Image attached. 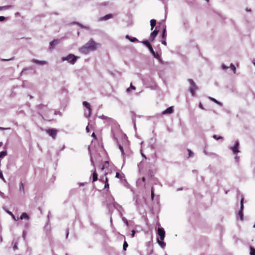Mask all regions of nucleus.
<instances>
[{
  "label": "nucleus",
  "mask_w": 255,
  "mask_h": 255,
  "mask_svg": "<svg viewBox=\"0 0 255 255\" xmlns=\"http://www.w3.org/2000/svg\"><path fill=\"white\" fill-rule=\"evenodd\" d=\"M79 57L74 55L73 54H69L66 56H64L61 58L62 61H67V62L71 65H74Z\"/></svg>",
  "instance_id": "1"
},
{
  "label": "nucleus",
  "mask_w": 255,
  "mask_h": 255,
  "mask_svg": "<svg viewBox=\"0 0 255 255\" xmlns=\"http://www.w3.org/2000/svg\"><path fill=\"white\" fill-rule=\"evenodd\" d=\"M85 44L86 46L88 47L89 50L91 51L96 50L98 47H100L101 46L100 43L95 42L93 39H90Z\"/></svg>",
  "instance_id": "2"
},
{
  "label": "nucleus",
  "mask_w": 255,
  "mask_h": 255,
  "mask_svg": "<svg viewBox=\"0 0 255 255\" xmlns=\"http://www.w3.org/2000/svg\"><path fill=\"white\" fill-rule=\"evenodd\" d=\"M188 81L190 84V86L189 88V90L192 95L193 96L195 95V91L198 89V87L196 86L195 83L194 81L191 79H188Z\"/></svg>",
  "instance_id": "3"
},
{
  "label": "nucleus",
  "mask_w": 255,
  "mask_h": 255,
  "mask_svg": "<svg viewBox=\"0 0 255 255\" xmlns=\"http://www.w3.org/2000/svg\"><path fill=\"white\" fill-rule=\"evenodd\" d=\"M57 130L54 128H49L46 130V132L47 134L50 136H51L53 139L56 138Z\"/></svg>",
  "instance_id": "4"
},
{
  "label": "nucleus",
  "mask_w": 255,
  "mask_h": 255,
  "mask_svg": "<svg viewBox=\"0 0 255 255\" xmlns=\"http://www.w3.org/2000/svg\"><path fill=\"white\" fill-rule=\"evenodd\" d=\"M244 198L243 197L241 200V202H240L241 207H240V209L238 212V215L240 217V219L241 220H243V218H244V215H243V210H244Z\"/></svg>",
  "instance_id": "5"
},
{
  "label": "nucleus",
  "mask_w": 255,
  "mask_h": 255,
  "mask_svg": "<svg viewBox=\"0 0 255 255\" xmlns=\"http://www.w3.org/2000/svg\"><path fill=\"white\" fill-rule=\"evenodd\" d=\"M239 141L238 140H236L235 144L233 146H231L230 147V149L233 151V153L234 154H236L240 152V150H239Z\"/></svg>",
  "instance_id": "6"
},
{
  "label": "nucleus",
  "mask_w": 255,
  "mask_h": 255,
  "mask_svg": "<svg viewBox=\"0 0 255 255\" xmlns=\"http://www.w3.org/2000/svg\"><path fill=\"white\" fill-rule=\"evenodd\" d=\"M157 234L159 236V239L163 241L165 238V231L163 228H158L157 229Z\"/></svg>",
  "instance_id": "7"
},
{
  "label": "nucleus",
  "mask_w": 255,
  "mask_h": 255,
  "mask_svg": "<svg viewBox=\"0 0 255 255\" xmlns=\"http://www.w3.org/2000/svg\"><path fill=\"white\" fill-rule=\"evenodd\" d=\"M148 49L154 58L157 59L160 63L162 62V59L160 58L159 54L157 52H154L152 47H149V49Z\"/></svg>",
  "instance_id": "8"
},
{
  "label": "nucleus",
  "mask_w": 255,
  "mask_h": 255,
  "mask_svg": "<svg viewBox=\"0 0 255 255\" xmlns=\"http://www.w3.org/2000/svg\"><path fill=\"white\" fill-rule=\"evenodd\" d=\"M83 105L88 111V114L87 115V116H90L92 109L90 104L86 101H84L83 102Z\"/></svg>",
  "instance_id": "9"
},
{
  "label": "nucleus",
  "mask_w": 255,
  "mask_h": 255,
  "mask_svg": "<svg viewBox=\"0 0 255 255\" xmlns=\"http://www.w3.org/2000/svg\"><path fill=\"white\" fill-rule=\"evenodd\" d=\"M79 51L81 53H83L84 54H87L91 51L90 50H89L88 47L86 46V44H85L84 46H83L82 47H81L79 49Z\"/></svg>",
  "instance_id": "10"
},
{
  "label": "nucleus",
  "mask_w": 255,
  "mask_h": 255,
  "mask_svg": "<svg viewBox=\"0 0 255 255\" xmlns=\"http://www.w3.org/2000/svg\"><path fill=\"white\" fill-rule=\"evenodd\" d=\"M158 31L155 29L150 33L149 39L151 41H153L154 40L155 38L158 34Z\"/></svg>",
  "instance_id": "11"
},
{
  "label": "nucleus",
  "mask_w": 255,
  "mask_h": 255,
  "mask_svg": "<svg viewBox=\"0 0 255 255\" xmlns=\"http://www.w3.org/2000/svg\"><path fill=\"white\" fill-rule=\"evenodd\" d=\"M173 112V107H169L162 112V115L171 114Z\"/></svg>",
  "instance_id": "12"
},
{
  "label": "nucleus",
  "mask_w": 255,
  "mask_h": 255,
  "mask_svg": "<svg viewBox=\"0 0 255 255\" xmlns=\"http://www.w3.org/2000/svg\"><path fill=\"white\" fill-rule=\"evenodd\" d=\"M113 17V15L112 14H108L103 17H101L99 18L100 21H104L112 18Z\"/></svg>",
  "instance_id": "13"
},
{
  "label": "nucleus",
  "mask_w": 255,
  "mask_h": 255,
  "mask_svg": "<svg viewBox=\"0 0 255 255\" xmlns=\"http://www.w3.org/2000/svg\"><path fill=\"white\" fill-rule=\"evenodd\" d=\"M32 62L34 63H36V64H39V65H45L47 63L46 61H40V60H37L35 59H33L32 60Z\"/></svg>",
  "instance_id": "14"
},
{
  "label": "nucleus",
  "mask_w": 255,
  "mask_h": 255,
  "mask_svg": "<svg viewBox=\"0 0 255 255\" xmlns=\"http://www.w3.org/2000/svg\"><path fill=\"white\" fill-rule=\"evenodd\" d=\"M59 42L58 39H54L50 42V48H53L55 45H56Z\"/></svg>",
  "instance_id": "15"
},
{
  "label": "nucleus",
  "mask_w": 255,
  "mask_h": 255,
  "mask_svg": "<svg viewBox=\"0 0 255 255\" xmlns=\"http://www.w3.org/2000/svg\"><path fill=\"white\" fill-rule=\"evenodd\" d=\"M20 219L21 220L26 219L28 220L29 219V217L26 213L24 212L21 214Z\"/></svg>",
  "instance_id": "16"
},
{
  "label": "nucleus",
  "mask_w": 255,
  "mask_h": 255,
  "mask_svg": "<svg viewBox=\"0 0 255 255\" xmlns=\"http://www.w3.org/2000/svg\"><path fill=\"white\" fill-rule=\"evenodd\" d=\"M126 38L132 42L138 41V39L136 37H131L128 35H127L126 36Z\"/></svg>",
  "instance_id": "17"
},
{
  "label": "nucleus",
  "mask_w": 255,
  "mask_h": 255,
  "mask_svg": "<svg viewBox=\"0 0 255 255\" xmlns=\"http://www.w3.org/2000/svg\"><path fill=\"white\" fill-rule=\"evenodd\" d=\"M99 118L100 119H103V120H107V121H109V122H114V120L112 119V118H109L108 117H106L104 115H102V116H99Z\"/></svg>",
  "instance_id": "18"
},
{
  "label": "nucleus",
  "mask_w": 255,
  "mask_h": 255,
  "mask_svg": "<svg viewBox=\"0 0 255 255\" xmlns=\"http://www.w3.org/2000/svg\"><path fill=\"white\" fill-rule=\"evenodd\" d=\"M150 26H151V30H152L153 28L155 27L156 24V20L154 19H152L150 21Z\"/></svg>",
  "instance_id": "19"
},
{
  "label": "nucleus",
  "mask_w": 255,
  "mask_h": 255,
  "mask_svg": "<svg viewBox=\"0 0 255 255\" xmlns=\"http://www.w3.org/2000/svg\"><path fill=\"white\" fill-rule=\"evenodd\" d=\"M113 200L114 201V199L113 198ZM113 206L115 209H116L118 210H119L120 209L122 208V206L115 201L113 202Z\"/></svg>",
  "instance_id": "20"
},
{
  "label": "nucleus",
  "mask_w": 255,
  "mask_h": 255,
  "mask_svg": "<svg viewBox=\"0 0 255 255\" xmlns=\"http://www.w3.org/2000/svg\"><path fill=\"white\" fill-rule=\"evenodd\" d=\"M144 45H145L148 49L149 47H152L151 45L150 44L149 41L147 40H144L141 42Z\"/></svg>",
  "instance_id": "21"
},
{
  "label": "nucleus",
  "mask_w": 255,
  "mask_h": 255,
  "mask_svg": "<svg viewBox=\"0 0 255 255\" xmlns=\"http://www.w3.org/2000/svg\"><path fill=\"white\" fill-rule=\"evenodd\" d=\"M19 190L20 192H22L23 194H24V193H25L24 187V185L22 182H20V183L19 184Z\"/></svg>",
  "instance_id": "22"
},
{
  "label": "nucleus",
  "mask_w": 255,
  "mask_h": 255,
  "mask_svg": "<svg viewBox=\"0 0 255 255\" xmlns=\"http://www.w3.org/2000/svg\"><path fill=\"white\" fill-rule=\"evenodd\" d=\"M157 241L158 244L160 246V247L162 248H164L165 247V243L163 242V241H162L160 240H159V239H157Z\"/></svg>",
  "instance_id": "23"
},
{
  "label": "nucleus",
  "mask_w": 255,
  "mask_h": 255,
  "mask_svg": "<svg viewBox=\"0 0 255 255\" xmlns=\"http://www.w3.org/2000/svg\"><path fill=\"white\" fill-rule=\"evenodd\" d=\"M92 178H93V182L97 181L98 179V174L96 173L95 170L94 171V172L93 173Z\"/></svg>",
  "instance_id": "24"
},
{
  "label": "nucleus",
  "mask_w": 255,
  "mask_h": 255,
  "mask_svg": "<svg viewBox=\"0 0 255 255\" xmlns=\"http://www.w3.org/2000/svg\"><path fill=\"white\" fill-rule=\"evenodd\" d=\"M75 23H76V24L78 25L82 28L86 29H87V30H89V28H90L88 26H84V25H83L82 24L80 23L79 22H75Z\"/></svg>",
  "instance_id": "25"
},
{
  "label": "nucleus",
  "mask_w": 255,
  "mask_h": 255,
  "mask_svg": "<svg viewBox=\"0 0 255 255\" xmlns=\"http://www.w3.org/2000/svg\"><path fill=\"white\" fill-rule=\"evenodd\" d=\"M166 37V26H164V27L162 30V38L165 39Z\"/></svg>",
  "instance_id": "26"
},
{
  "label": "nucleus",
  "mask_w": 255,
  "mask_h": 255,
  "mask_svg": "<svg viewBox=\"0 0 255 255\" xmlns=\"http://www.w3.org/2000/svg\"><path fill=\"white\" fill-rule=\"evenodd\" d=\"M209 99L213 102H214V103L217 104L218 105H220V106H222V104L218 101L216 99H215V98H212V97H209Z\"/></svg>",
  "instance_id": "27"
},
{
  "label": "nucleus",
  "mask_w": 255,
  "mask_h": 255,
  "mask_svg": "<svg viewBox=\"0 0 255 255\" xmlns=\"http://www.w3.org/2000/svg\"><path fill=\"white\" fill-rule=\"evenodd\" d=\"M7 155V151L6 150L0 152V158H3Z\"/></svg>",
  "instance_id": "28"
},
{
  "label": "nucleus",
  "mask_w": 255,
  "mask_h": 255,
  "mask_svg": "<svg viewBox=\"0 0 255 255\" xmlns=\"http://www.w3.org/2000/svg\"><path fill=\"white\" fill-rule=\"evenodd\" d=\"M130 90H135V87L133 86L131 84H130V87L127 89L126 91L128 93Z\"/></svg>",
  "instance_id": "29"
},
{
  "label": "nucleus",
  "mask_w": 255,
  "mask_h": 255,
  "mask_svg": "<svg viewBox=\"0 0 255 255\" xmlns=\"http://www.w3.org/2000/svg\"><path fill=\"white\" fill-rule=\"evenodd\" d=\"M250 255H255V249L252 246H250Z\"/></svg>",
  "instance_id": "30"
},
{
  "label": "nucleus",
  "mask_w": 255,
  "mask_h": 255,
  "mask_svg": "<svg viewBox=\"0 0 255 255\" xmlns=\"http://www.w3.org/2000/svg\"><path fill=\"white\" fill-rule=\"evenodd\" d=\"M230 68H231V69H232V70L233 71V72L234 73H236V67L235 66V65L231 63L230 65Z\"/></svg>",
  "instance_id": "31"
},
{
  "label": "nucleus",
  "mask_w": 255,
  "mask_h": 255,
  "mask_svg": "<svg viewBox=\"0 0 255 255\" xmlns=\"http://www.w3.org/2000/svg\"><path fill=\"white\" fill-rule=\"evenodd\" d=\"M12 6H13L12 5H5V6H2V10L9 9V8L12 7Z\"/></svg>",
  "instance_id": "32"
},
{
  "label": "nucleus",
  "mask_w": 255,
  "mask_h": 255,
  "mask_svg": "<svg viewBox=\"0 0 255 255\" xmlns=\"http://www.w3.org/2000/svg\"><path fill=\"white\" fill-rule=\"evenodd\" d=\"M213 137L216 140L222 139H223V137L221 136H218L216 134H214Z\"/></svg>",
  "instance_id": "33"
},
{
  "label": "nucleus",
  "mask_w": 255,
  "mask_h": 255,
  "mask_svg": "<svg viewBox=\"0 0 255 255\" xmlns=\"http://www.w3.org/2000/svg\"><path fill=\"white\" fill-rule=\"evenodd\" d=\"M109 184L108 183V179L107 177H106V180H105V188L107 189V188H109Z\"/></svg>",
  "instance_id": "34"
},
{
  "label": "nucleus",
  "mask_w": 255,
  "mask_h": 255,
  "mask_svg": "<svg viewBox=\"0 0 255 255\" xmlns=\"http://www.w3.org/2000/svg\"><path fill=\"white\" fill-rule=\"evenodd\" d=\"M128 247V244L127 243V242L126 241H125L124 243V244H123V250L126 251Z\"/></svg>",
  "instance_id": "35"
},
{
  "label": "nucleus",
  "mask_w": 255,
  "mask_h": 255,
  "mask_svg": "<svg viewBox=\"0 0 255 255\" xmlns=\"http://www.w3.org/2000/svg\"><path fill=\"white\" fill-rule=\"evenodd\" d=\"M122 220L124 222V223L126 224V225L128 226V221L127 220V219L125 217H123L122 218Z\"/></svg>",
  "instance_id": "36"
},
{
  "label": "nucleus",
  "mask_w": 255,
  "mask_h": 255,
  "mask_svg": "<svg viewBox=\"0 0 255 255\" xmlns=\"http://www.w3.org/2000/svg\"><path fill=\"white\" fill-rule=\"evenodd\" d=\"M187 150H188V157H192L193 156V155H194L193 152L190 149H188Z\"/></svg>",
  "instance_id": "37"
},
{
  "label": "nucleus",
  "mask_w": 255,
  "mask_h": 255,
  "mask_svg": "<svg viewBox=\"0 0 255 255\" xmlns=\"http://www.w3.org/2000/svg\"><path fill=\"white\" fill-rule=\"evenodd\" d=\"M154 197V191H153V187H152L151 190V198L152 200H153Z\"/></svg>",
  "instance_id": "38"
},
{
  "label": "nucleus",
  "mask_w": 255,
  "mask_h": 255,
  "mask_svg": "<svg viewBox=\"0 0 255 255\" xmlns=\"http://www.w3.org/2000/svg\"><path fill=\"white\" fill-rule=\"evenodd\" d=\"M119 149H120V150H121V151L122 152V154L123 155H124L125 154V153H124V150L123 147L121 144H119Z\"/></svg>",
  "instance_id": "39"
},
{
  "label": "nucleus",
  "mask_w": 255,
  "mask_h": 255,
  "mask_svg": "<svg viewBox=\"0 0 255 255\" xmlns=\"http://www.w3.org/2000/svg\"><path fill=\"white\" fill-rule=\"evenodd\" d=\"M135 233H136L135 230H132L131 231V233L130 234V236L131 238H133L134 237Z\"/></svg>",
  "instance_id": "40"
},
{
  "label": "nucleus",
  "mask_w": 255,
  "mask_h": 255,
  "mask_svg": "<svg viewBox=\"0 0 255 255\" xmlns=\"http://www.w3.org/2000/svg\"><path fill=\"white\" fill-rule=\"evenodd\" d=\"M222 69H224V70H226V69H227L229 68V67L227 66H226V65H225L224 64H223L222 65Z\"/></svg>",
  "instance_id": "41"
},
{
  "label": "nucleus",
  "mask_w": 255,
  "mask_h": 255,
  "mask_svg": "<svg viewBox=\"0 0 255 255\" xmlns=\"http://www.w3.org/2000/svg\"><path fill=\"white\" fill-rule=\"evenodd\" d=\"M0 178L2 179V180H4V178L3 177V174H2V173L1 172V171L0 170Z\"/></svg>",
  "instance_id": "42"
},
{
  "label": "nucleus",
  "mask_w": 255,
  "mask_h": 255,
  "mask_svg": "<svg viewBox=\"0 0 255 255\" xmlns=\"http://www.w3.org/2000/svg\"><path fill=\"white\" fill-rule=\"evenodd\" d=\"M161 43L164 45L166 46L167 43L166 42L165 39H163V40L161 41Z\"/></svg>",
  "instance_id": "43"
},
{
  "label": "nucleus",
  "mask_w": 255,
  "mask_h": 255,
  "mask_svg": "<svg viewBox=\"0 0 255 255\" xmlns=\"http://www.w3.org/2000/svg\"><path fill=\"white\" fill-rule=\"evenodd\" d=\"M5 19V17L3 16H0V21H3Z\"/></svg>",
  "instance_id": "44"
},
{
  "label": "nucleus",
  "mask_w": 255,
  "mask_h": 255,
  "mask_svg": "<svg viewBox=\"0 0 255 255\" xmlns=\"http://www.w3.org/2000/svg\"><path fill=\"white\" fill-rule=\"evenodd\" d=\"M0 196H1L2 198H5L4 194L1 192H0Z\"/></svg>",
  "instance_id": "45"
},
{
  "label": "nucleus",
  "mask_w": 255,
  "mask_h": 255,
  "mask_svg": "<svg viewBox=\"0 0 255 255\" xmlns=\"http://www.w3.org/2000/svg\"><path fill=\"white\" fill-rule=\"evenodd\" d=\"M121 176V174L119 172L116 173V177L117 178H120Z\"/></svg>",
  "instance_id": "46"
},
{
  "label": "nucleus",
  "mask_w": 255,
  "mask_h": 255,
  "mask_svg": "<svg viewBox=\"0 0 255 255\" xmlns=\"http://www.w3.org/2000/svg\"><path fill=\"white\" fill-rule=\"evenodd\" d=\"M90 160H91L92 165L94 166V161H93V160L92 156H91Z\"/></svg>",
  "instance_id": "47"
},
{
  "label": "nucleus",
  "mask_w": 255,
  "mask_h": 255,
  "mask_svg": "<svg viewBox=\"0 0 255 255\" xmlns=\"http://www.w3.org/2000/svg\"><path fill=\"white\" fill-rule=\"evenodd\" d=\"M199 108H200L201 109H204V107L202 105V104L200 103L199 105Z\"/></svg>",
  "instance_id": "48"
},
{
  "label": "nucleus",
  "mask_w": 255,
  "mask_h": 255,
  "mask_svg": "<svg viewBox=\"0 0 255 255\" xmlns=\"http://www.w3.org/2000/svg\"><path fill=\"white\" fill-rule=\"evenodd\" d=\"M13 248L14 250H15L17 249V246L16 244L13 246Z\"/></svg>",
  "instance_id": "49"
},
{
  "label": "nucleus",
  "mask_w": 255,
  "mask_h": 255,
  "mask_svg": "<svg viewBox=\"0 0 255 255\" xmlns=\"http://www.w3.org/2000/svg\"><path fill=\"white\" fill-rule=\"evenodd\" d=\"M10 128H4L2 127H0V130H5V129H9Z\"/></svg>",
  "instance_id": "50"
},
{
  "label": "nucleus",
  "mask_w": 255,
  "mask_h": 255,
  "mask_svg": "<svg viewBox=\"0 0 255 255\" xmlns=\"http://www.w3.org/2000/svg\"><path fill=\"white\" fill-rule=\"evenodd\" d=\"M69 235V230L67 229L66 234V238H67Z\"/></svg>",
  "instance_id": "51"
},
{
  "label": "nucleus",
  "mask_w": 255,
  "mask_h": 255,
  "mask_svg": "<svg viewBox=\"0 0 255 255\" xmlns=\"http://www.w3.org/2000/svg\"><path fill=\"white\" fill-rule=\"evenodd\" d=\"M92 136L94 138H96V135L94 132H93V133L92 134Z\"/></svg>",
  "instance_id": "52"
},
{
  "label": "nucleus",
  "mask_w": 255,
  "mask_h": 255,
  "mask_svg": "<svg viewBox=\"0 0 255 255\" xmlns=\"http://www.w3.org/2000/svg\"><path fill=\"white\" fill-rule=\"evenodd\" d=\"M13 59V58H10L9 59H2V61H9V60H12Z\"/></svg>",
  "instance_id": "53"
},
{
  "label": "nucleus",
  "mask_w": 255,
  "mask_h": 255,
  "mask_svg": "<svg viewBox=\"0 0 255 255\" xmlns=\"http://www.w3.org/2000/svg\"><path fill=\"white\" fill-rule=\"evenodd\" d=\"M25 234H26L25 232V231H23V234H22V237H23V238H25Z\"/></svg>",
  "instance_id": "54"
},
{
  "label": "nucleus",
  "mask_w": 255,
  "mask_h": 255,
  "mask_svg": "<svg viewBox=\"0 0 255 255\" xmlns=\"http://www.w3.org/2000/svg\"><path fill=\"white\" fill-rule=\"evenodd\" d=\"M86 130L87 131V132H89V127H88V126H87L86 128Z\"/></svg>",
  "instance_id": "55"
},
{
  "label": "nucleus",
  "mask_w": 255,
  "mask_h": 255,
  "mask_svg": "<svg viewBox=\"0 0 255 255\" xmlns=\"http://www.w3.org/2000/svg\"><path fill=\"white\" fill-rule=\"evenodd\" d=\"M11 216H12V218H13L14 220L16 221V220H18V219H16L15 218V216H14V215L13 214L12 215H11Z\"/></svg>",
  "instance_id": "56"
},
{
  "label": "nucleus",
  "mask_w": 255,
  "mask_h": 255,
  "mask_svg": "<svg viewBox=\"0 0 255 255\" xmlns=\"http://www.w3.org/2000/svg\"><path fill=\"white\" fill-rule=\"evenodd\" d=\"M134 199H135V204L136 205H138V200L137 199H135V197L134 198Z\"/></svg>",
  "instance_id": "57"
},
{
  "label": "nucleus",
  "mask_w": 255,
  "mask_h": 255,
  "mask_svg": "<svg viewBox=\"0 0 255 255\" xmlns=\"http://www.w3.org/2000/svg\"><path fill=\"white\" fill-rule=\"evenodd\" d=\"M235 160H236L237 161H238V159H239V157H238V156H236L235 157Z\"/></svg>",
  "instance_id": "58"
},
{
  "label": "nucleus",
  "mask_w": 255,
  "mask_h": 255,
  "mask_svg": "<svg viewBox=\"0 0 255 255\" xmlns=\"http://www.w3.org/2000/svg\"><path fill=\"white\" fill-rule=\"evenodd\" d=\"M88 114V112H85V116L86 117H89V116H87V115Z\"/></svg>",
  "instance_id": "59"
},
{
  "label": "nucleus",
  "mask_w": 255,
  "mask_h": 255,
  "mask_svg": "<svg viewBox=\"0 0 255 255\" xmlns=\"http://www.w3.org/2000/svg\"><path fill=\"white\" fill-rule=\"evenodd\" d=\"M141 179H142V181L144 182L145 180V178L144 177H143Z\"/></svg>",
  "instance_id": "60"
},
{
  "label": "nucleus",
  "mask_w": 255,
  "mask_h": 255,
  "mask_svg": "<svg viewBox=\"0 0 255 255\" xmlns=\"http://www.w3.org/2000/svg\"><path fill=\"white\" fill-rule=\"evenodd\" d=\"M105 168V165H103L102 167H101V170H104Z\"/></svg>",
  "instance_id": "61"
},
{
  "label": "nucleus",
  "mask_w": 255,
  "mask_h": 255,
  "mask_svg": "<svg viewBox=\"0 0 255 255\" xmlns=\"http://www.w3.org/2000/svg\"><path fill=\"white\" fill-rule=\"evenodd\" d=\"M44 107V106H43V105H39L38 106V107H39V108H42V107Z\"/></svg>",
  "instance_id": "62"
},
{
  "label": "nucleus",
  "mask_w": 255,
  "mask_h": 255,
  "mask_svg": "<svg viewBox=\"0 0 255 255\" xmlns=\"http://www.w3.org/2000/svg\"><path fill=\"white\" fill-rule=\"evenodd\" d=\"M25 70H26V68H24V69L22 70V71H21V74H22V73L24 72V71H25Z\"/></svg>",
  "instance_id": "63"
},
{
  "label": "nucleus",
  "mask_w": 255,
  "mask_h": 255,
  "mask_svg": "<svg viewBox=\"0 0 255 255\" xmlns=\"http://www.w3.org/2000/svg\"><path fill=\"white\" fill-rule=\"evenodd\" d=\"M7 213H8L9 214L11 215H13V214H12L11 212H9V211H8V212H7Z\"/></svg>",
  "instance_id": "64"
}]
</instances>
